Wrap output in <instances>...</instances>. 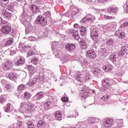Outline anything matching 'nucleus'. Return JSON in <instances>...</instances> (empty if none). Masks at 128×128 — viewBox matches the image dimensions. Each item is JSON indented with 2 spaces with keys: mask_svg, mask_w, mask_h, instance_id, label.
<instances>
[{
  "mask_svg": "<svg viewBox=\"0 0 128 128\" xmlns=\"http://www.w3.org/2000/svg\"><path fill=\"white\" fill-rule=\"evenodd\" d=\"M114 36H118V38L122 40V38H124L126 36V34L124 31L118 30L114 33Z\"/></svg>",
  "mask_w": 128,
  "mask_h": 128,
  "instance_id": "f3484780",
  "label": "nucleus"
},
{
  "mask_svg": "<svg viewBox=\"0 0 128 128\" xmlns=\"http://www.w3.org/2000/svg\"><path fill=\"white\" fill-rule=\"evenodd\" d=\"M44 106L46 110H50V108H52L54 106L52 102L50 100H48L44 104Z\"/></svg>",
  "mask_w": 128,
  "mask_h": 128,
  "instance_id": "6ab92c4d",
  "label": "nucleus"
},
{
  "mask_svg": "<svg viewBox=\"0 0 128 128\" xmlns=\"http://www.w3.org/2000/svg\"><path fill=\"white\" fill-rule=\"evenodd\" d=\"M126 26H128V22H124L122 24L120 25V28H126Z\"/></svg>",
  "mask_w": 128,
  "mask_h": 128,
  "instance_id": "4d7b16f0",
  "label": "nucleus"
},
{
  "mask_svg": "<svg viewBox=\"0 0 128 128\" xmlns=\"http://www.w3.org/2000/svg\"><path fill=\"white\" fill-rule=\"evenodd\" d=\"M24 88H26V86L24 84H20L18 88V90H22Z\"/></svg>",
  "mask_w": 128,
  "mask_h": 128,
  "instance_id": "864d4df0",
  "label": "nucleus"
},
{
  "mask_svg": "<svg viewBox=\"0 0 128 128\" xmlns=\"http://www.w3.org/2000/svg\"><path fill=\"white\" fill-rule=\"evenodd\" d=\"M74 14H78V12H80V9L78 8H75L74 10Z\"/></svg>",
  "mask_w": 128,
  "mask_h": 128,
  "instance_id": "69168bd1",
  "label": "nucleus"
},
{
  "mask_svg": "<svg viewBox=\"0 0 128 128\" xmlns=\"http://www.w3.org/2000/svg\"><path fill=\"white\" fill-rule=\"evenodd\" d=\"M8 78L11 80H16L18 78V74L14 72H11L8 74Z\"/></svg>",
  "mask_w": 128,
  "mask_h": 128,
  "instance_id": "b1692460",
  "label": "nucleus"
},
{
  "mask_svg": "<svg viewBox=\"0 0 128 128\" xmlns=\"http://www.w3.org/2000/svg\"><path fill=\"white\" fill-rule=\"evenodd\" d=\"M0 20H1V24H8V22H6V20H2V18H0Z\"/></svg>",
  "mask_w": 128,
  "mask_h": 128,
  "instance_id": "680f3d73",
  "label": "nucleus"
},
{
  "mask_svg": "<svg viewBox=\"0 0 128 128\" xmlns=\"http://www.w3.org/2000/svg\"><path fill=\"white\" fill-rule=\"evenodd\" d=\"M90 90L86 86H84L83 88L81 90L80 96H82V100H86L88 96H90Z\"/></svg>",
  "mask_w": 128,
  "mask_h": 128,
  "instance_id": "6e6552de",
  "label": "nucleus"
},
{
  "mask_svg": "<svg viewBox=\"0 0 128 128\" xmlns=\"http://www.w3.org/2000/svg\"><path fill=\"white\" fill-rule=\"evenodd\" d=\"M38 62V59L36 57H34L32 60V64H36Z\"/></svg>",
  "mask_w": 128,
  "mask_h": 128,
  "instance_id": "3c124183",
  "label": "nucleus"
},
{
  "mask_svg": "<svg viewBox=\"0 0 128 128\" xmlns=\"http://www.w3.org/2000/svg\"><path fill=\"white\" fill-rule=\"evenodd\" d=\"M2 0V4H1L2 6H6L8 4V2L10 0Z\"/></svg>",
  "mask_w": 128,
  "mask_h": 128,
  "instance_id": "5fc2aeb1",
  "label": "nucleus"
},
{
  "mask_svg": "<svg viewBox=\"0 0 128 128\" xmlns=\"http://www.w3.org/2000/svg\"><path fill=\"white\" fill-rule=\"evenodd\" d=\"M2 16L4 18L10 20V18H12V14L11 12L6 11V10H3L2 13Z\"/></svg>",
  "mask_w": 128,
  "mask_h": 128,
  "instance_id": "4468645a",
  "label": "nucleus"
},
{
  "mask_svg": "<svg viewBox=\"0 0 128 128\" xmlns=\"http://www.w3.org/2000/svg\"><path fill=\"white\" fill-rule=\"evenodd\" d=\"M14 54H16V52L14 50H10V56H14Z\"/></svg>",
  "mask_w": 128,
  "mask_h": 128,
  "instance_id": "774afa93",
  "label": "nucleus"
},
{
  "mask_svg": "<svg viewBox=\"0 0 128 128\" xmlns=\"http://www.w3.org/2000/svg\"><path fill=\"white\" fill-rule=\"evenodd\" d=\"M94 16H92L89 14L80 20V23L83 24L84 22H92V20H94Z\"/></svg>",
  "mask_w": 128,
  "mask_h": 128,
  "instance_id": "9b49d317",
  "label": "nucleus"
},
{
  "mask_svg": "<svg viewBox=\"0 0 128 128\" xmlns=\"http://www.w3.org/2000/svg\"><path fill=\"white\" fill-rule=\"evenodd\" d=\"M5 88L8 92H10L12 90V85L10 84H7L5 86Z\"/></svg>",
  "mask_w": 128,
  "mask_h": 128,
  "instance_id": "8fccbe9b",
  "label": "nucleus"
},
{
  "mask_svg": "<svg viewBox=\"0 0 128 128\" xmlns=\"http://www.w3.org/2000/svg\"><path fill=\"white\" fill-rule=\"evenodd\" d=\"M26 112H34V104L30 102L28 106H27V108H26Z\"/></svg>",
  "mask_w": 128,
  "mask_h": 128,
  "instance_id": "5701e85b",
  "label": "nucleus"
},
{
  "mask_svg": "<svg viewBox=\"0 0 128 128\" xmlns=\"http://www.w3.org/2000/svg\"><path fill=\"white\" fill-rule=\"evenodd\" d=\"M100 122V119L94 118H88L86 120V122H88V124H97V122Z\"/></svg>",
  "mask_w": 128,
  "mask_h": 128,
  "instance_id": "4be33fe9",
  "label": "nucleus"
},
{
  "mask_svg": "<svg viewBox=\"0 0 128 128\" xmlns=\"http://www.w3.org/2000/svg\"><path fill=\"white\" fill-rule=\"evenodd\" d=\"M14 64H12V62H6V64L3 65V70H10L12 68Z\"/></svg>",
  "mask_w": 128,
  "mask_h": 128,
  "instance_id": "ddd939ff",
  "label": "nucleus"
},
{
  "mask_svg": "<svg viewBox=\"0 0 128 128\" xmlns=\"http://www.w3.org/2000/svg\"><path fill=\"white\" fill-rule=\"evenodd\" d=\"M29 104H30V102L28 101L22 102L20 104V108H21V110H26Z\"/></svg>",
  "mask_w": 128,
  "mask_h": 128,
  "instance_id": "a878e982",
  "label": "nucleus"
},
{
  "mask_svg": "<svg viewBox=\"0 0 128 128\" xmlns=\"http://www.w3.org/2000/svg\"><path fill=\"white\" fill-rule=\"evenodd\" d=\"M112 82H114V79L110 78H106L104 80H102V88H100V90L101 92H106V88H108V86H110V84H114Z\"/></svg>",
  "mask_w": 128,
  "mask_h": 128,
  "instance_id": "7ed1b4c3",
  "label": "nucleus"
},
{
  "mask_svg": "<svg viewBox=\"0 0 128 128\" xmlns=\"http://www.w3.org/2000/svg\"><path fill=\"white\" fill-rule=\"evenodd\" d=\"M76 44L72 43L68 44L65 45L66 50L70 52L76 48Z\"/></svg>",
  "mask_w": 128,
  "mask_h": 128,
  "instance_id": "2eb2a0df",
  "label": "nucleus"
},
{
  "mask_svg": "<svg viewBox=\"0 0 128 128\" xmlns=\"http://www.w3.org/2000/svg\"><path fill=\"white\" fill-rule=\"evenodd\" d=\"M108 0H96L94 1L95 4H98V2H101V4H106V2Z\"/></svg>",
  "mask_w": 128,
  "mask_h": 128,
  "instance_id": "603ef678",
  "label": "nucleus"
},
{
  "mask_svg": "<svg viewBox=\"0 0 128 128\" xmlns=\"http://www.w3.org/2000/svg\"><path fill=\"white\" fill-rule=\"evenodd\" d=\"M26 124H28V128H34V122L32 120H27L26 121Z\"/></svg>",
  "mask_w": 128,
  "mask_h": 128,
  "instance_id": "ea45409f",
  "label": "nucleus"
},
{
  "mask_svg": "<svg viewBox=\"0 0 128 128\" xmlns=\"http://www.w3.org/2000/svg\"><path fill=\"white\" fill-rule=\"evenodd\" d=\"M114 26H116L115 22L109 23L106 25H104L103 28L106 32L110 30H116V27H114Z\"/></svg>",
  "mask_w": 128,
  "mask_h": 128,
  "instance_id": "39448f33",
  "label": "nucleus"
},
{
  "mask_svg": "<svg viewBox=\"0 0 128 128\" xmlns=\"http://www.w3.org/2000/svg\"><path fill=\"white\" fill-rule=\"evenodd\" d=\"M55 118L57 120H62V112L60 110H58L55 112Z\"/></svg>",
  "mask_w": 128,
  "mask_h": 128,
  "instance_id": "393cba45",
  "label": "nucleus"
},
{
  "mask_svg": "<svg viewBox=\"0 0 128 128\" xmlns=\"http://www.w3.org/2000/svg\"><path fill=\"white\" fill-rule=\"evenodd\" d=\"M34 76L36 78V80H38L40 82H44V73L41 72V73H38L34 74Z\"/></svg>",
  "mask_w": 128,
  "mask_h": 128,
  "instance_id": "412c9836",
  "label": "nucleus"
},
{
  "mask_svg": "<svg viewBox=\"0 0 128 128\" xmlns=\"http://www.w3.org/2000/svg\"><path fill=\"white\" fill-rule=\"evenodd\" d=\"M80 48H83V50H85V48H88V43L84 41L80 43Z\"/></svg>",
  "mask_w": 128,
  "mask_h": 128,
  "instance_id": "a18cd8bd",
  "label": "nucleus"
},
{
  "mask_svg": "<svg viewBox=\"0 0 128 128\" xmlns=\"http://www.w3.org/2000/svg\"><path fill=\"white\" fill-rule=\"evenodd\" d=\"M30 8L32 10L34 14H36V12H40V8L36 5L31 4L30 6Z\"/></svg>",
  "mask_w": 128,
  "mask_h": 128,
  "instance_id": "aec40b11",
  "label": "nucleus"
},
{
  "mask_svg": "<svg viewBox=\"0 0 128 128\" xmlns=\"http://www.w3.org/2000/svg\"><path fill=\"white\" fill-rule=\"evenodd\" d=\"M66 32L69 34H71L74 40H80V35H78V32L72 29H69L66 30Z\"/></svg>",
  "mask_w": 128,
  "mask_h": 128,
  "instance_id": "423d86ee",
  "label": "nucleus"
},
{
  "mask_svg": "<svg viewBox=\"0 0 128 128\" xmlns=\"http://www.w3.org/2000/svg\"><path fill=\"white\" fill-rule=\"evenodd\" d=\"M38 80L35 77L34 78L30 80L29 82L27 83V86H32L34 84H36Z\"/></svg>",
  "mask_w": 128,
  "mask_h": 128,
  "instance_id": "bb28decb",
  "label": "nucleus"
},
{
  "mask_svg": "<svg viewBox=\"0 0 128 128\" xmlns=\"http://www.w3.org/2000/svg\"><path fill=\"white\" fill-rule=\"evenodd\" d=\"M106 44H107V46H114V40L112 38L108 39L106 42Z\"/></svg>",
  "mask_w": 128,
  "mask_h": 128,
  "instance_id": "4c0bfd02",
  "label": "nucleus"
},
{
  "mask_svg": "<svg viewBox=\"0 0 128 128\" xmlns=\"http://www.w3.org/2000/svg\"><path fill=\"white\" fill-rule=\"evenodd\" d=\"M0 82L3 86H6L8 84V82L4 79L1 80Z\"/></svg>",
  "mask_w": 128,
  "mask_h": 128,
  "instance_id": "052dcab7",
  "label": "nucleus"
},
{
  "mask_svg": "<svg viewBox=\"0 0 128 128\" xmlns=\"http://www.w3.org/2000/svg\"><path fill=\"white\" fill-rule=\"evenodd\" d=\"M110 59L113 62H116V53H112L110 56Z\"/></svg>",
  "mask_w": 128,
  "mask_h": 128,
  "instance_id": "c9c22d12",
  "label": "nucleus"
},
{
  "mask_svg": "<svg viewBox=\"0 0 128 128\" xmlns=\"http://www.w3.org/2000/svg\"><path fill=\"white\" fill-rule=\"evenodd\" d=\"M0 31L2 34H10L12 32L10 24H8L4 26L2 28Z\"/></svg>",
  "mask_w": 128,
  "mask_h": 128,
  "instance_id": "0eeeda50",
  "label": "nucleus"
},
{
  "mask_svg": "<svg viewBox=\"0 0 128 128\" xmlns=\"http://www.w3.org/2000/svg\"><path fill=\"white\" fill-rule=\"evenodd\" d=\"M104 70L106 72H112V64H107L106 66H104Z\"/></svg>",
  "mask_w": 128,
  "mask_h": 128,
  "instance_id": "473e14b6",
  "label": "nucleus"
},
{
  "mask_svg": "<svg viewBox=\"0 0 128 128\" xmlns=\"http://www.w3.org/2000/svg\"><path fill=\"white\" fill-rule=\"evenodd\" d=\"M36 23L38 24H40L41 26H44L48 24V20L46 17L39 15L36 19Z\"/></svg>",
  "mask_w": 128,
  "mask_h": 128,
  "instance_id": "20e7f679",
  "label": "nucleus"
},
{
  "mask_svg": "<svg viewBox=\"0 0 128 128\" xmlns=\"http://www.w3.org/2000/svg\"><path fill=\"white\" fill-rule=\"evenodd\" d=\"M62 100V102H68V98L66 96H64Z\"/></svg>",
  "mask_w": 128,
  "mask_h": 128,
  "instance_id": "6e6d98bb",
  "label": "nucleus"
},
{
  "mask_svg": "<svg viewBox=\"0 0 128 128\" xmlns=\"http://www.w3.org/2000/svg\"><path fill=\"white\" fill-rule=\"evenodd\" d=\"M123 8L125 12L128 14V1L126 2V4L124 6Z\"/></svg>",
  "mask_w": 128,
  "mask_h": 128,
  "instance_id": "09e8293b",
  "label": "nucleus"
},
{
  "mask_svg": "<svg viewBox=\"0 0 128 128\" xmlns=\"http://www.w3.org/2000/svg\"><path fill=\"white\" fill-rule=\"evenodd\" d=\"M4 102H6V98L2 96H0V102L2 103Z\"/></svg>",
  "mask_w": 128,
  "mask_h": 128,
  "instance_id": "bf43d9fd",
  "label": "nucleus"
},
{
  "mask_svg": "<svg viewBox=\"0 0 128 128\" xmlns=\"http://www.w3.org/2000/svg\"><path fill=\"white\" fill-rule=\"evenodd\" d=\"M86 121L80 122L78 123V125H76V128H86Z\"/></svg>",
  "mask_w": 128,
  "mask_h": 128,
  "instance_id": "72a5a7b5",
  "label": "nucleus"
},
{
  "mask_svg": "<svg viewBox=\"0 0 128 128\" xmlns=\"http://www.w3.org/2000/svg\"><path fill=\"white\" fill-rule=\"evenodd\" d=\"M12 44H14V39L12 38H8L4 46H12Z\"/></svg>",
  "mask_w": 128,
  "mask_h": 128,
  "instance_id": "c756f323",
  "label": "nucleus"
},
{
  "mask_svg": "<svg viewBox=\"0 0 128 128\" xmlns=\"http://www.w3.org/2000/svg\"><path fill=\"white\" fill-rule=\"evenodd\" d=\"M52 50H54V53L55 54L56 58H60V60L63 62H66L68 60V58L66 55L60 52V45L58 43L56 42H54L52 43Z\"/></svg>",
  "mask_w": 128,
  "mask_h": 128,
  "instance_id": "f257e3e1",
  "label": "nucleus"
},
{
  "mask_svg": "<svg viewBox=\"0 0 128 128\" xmlns=\"http://www.w3.org/2000/svg\"><path fill=\"white\" fill-rule=\"evenodd\" d=\"M86 56L88 58H96V54L94 50H89L86 52Z\"/></svg>",
  "mask_w": 128,
  "mask_h": 128,
  "instance_id": "dca6fc26",
  "label": "nucleus"
},
{
  "mask_svg": "<svg viewBox=\"0 0 128 128\" xmlns=\"http://www.w3.org/2000/svg\"><path fill=\"white\" fill-rule=\"evenodd\" d=\"M94 72H95L96 74H98V73L100 72V68H95V69L94 70Z\"/></svg>",
  "mask_w": 128,
  "mask_h": 128,
  "instance_id": "338daca9",
  "label": "nucleus"
},
{
  "mask_svg": "<svg viewBox=\"0 0 128 128\" xmlns=\"http://www.w3.org/2000/svg\"><path fill=\"white\" fill-rule=\"evenodd\" d=\"M18 48L20 50H22V52H26L28 48H30V46H24L22 44H20Z\"/></svg>",
  "mask_w": 128,
  "mask_h": 128,
  "instance_id": "cd10ccee",
  "label": "nucleus"
},
{
  "mask_svg": "<svg viewBox=\"0 0 128 128\" xmlns=\"http://www.w3.org/2000/svg\"><path fill=\"white\" fill-rule=\"evenodd\" d=\"M36 52H34V50L32 49H30V50H28L27 52V58H30V56H34Z\"/></svg>",
  "mask_w": 128,
  "mask_h": 128,
  "instance_id": "79ce46f5",
  "label": "nucleus"
},
{
  "mask_svg": "<svg viewBox=\"0 0 128 128\" xmlns=\"http://www.w3.org/2000/svg\"><path fill=\"white\" fill-rule=\"evenodd\" d=\"M80 29V31L81 34V36H84L86 34V28L84 27V26H81L80 27H78Z\"/></svg>",
  "mask_w": 128,
  "mask_h": 128,
  "instance_id": "f704fd0d",
  "label": "nucleus"
},
{
  "mask_svg": "<svg viewBox=\"0 0 128 128\" xmlns=\"http://www.w3.org/2000/svg\"><path fill=\"white\" fill-rule=\"evenodd\" d=\"M108 98H110V97L108 95H106L104 96H103L102 97H101V100L100 101L102 102H104V104H106V102L108 100Z\"/></svg>",
  "mask_w": 128,
  "mask_h": 128,
  "instance_id": "37998d69",
  "label": "nucleus"
},
{
  "mask_svg": "<svg viewBox=\"0 0 128 128\" xmlns=\"http://www.w3.org/2000/svg\"><path fill=\"white\" fill-rule=\"evenodd\" d=\"M6 10H10V12H14V5H12V4H9L6 8Z\"/></svg>",
  "mask_w": 128,
  "mask_h": 128,
  "instance_id": "c03bdc74",
  "label": "nucleus"
},
{
  "mask_svg": "<svg viewBox=\"0 0 128 128\" xmlns=\"http://www.w3.org/2000/svg\"><path fill=\"white\" fill-rule=\"evenodd\" d=\"M104 18H105V20H114V18H116L114 16H110L106 14L104 16Z\"/></svg>",
  "mask_w": 128,
  "mask_h": 128,
  "instance_id": "49530a36",
  "label": "nucleus"
},
{
  "mask_svg": "<svg viewBox=\"0 0 128 128\" xmlns=\"http://www.w3.org/2000/svg\"><path fill=\"white\" fill-rule=\"evenodd\" d=\"M44 124H46L44 121L41 120L38 122L37 126L38 128H44Z\"/></svg>",
  "mask_w": 128,
  "mask_h": 128,
  "instance_id": "a19ab883",
  "label": "nucleus"
},
{
  "mask_svg": "<svg viewBox=\"0 0 128 128\" xmlns=\"http://www.w3.org/2000/svg\"><path fill=\"white\" fill-rule=\"evenodd\" d=\"M126 52V48L124 46L122 47L118 53V56H124Z\"/></svg>",
  "mask_w": 128,
  "mask_h": 128,
  "instance_id": "e433bc0d",
  "label": "nucleus"
},
{
  "mask_svg": "<svg viewBox=\"0 0 128 128\" xmlns=\"http://www.w3.org/2000/svg\"><path fill=\"white\" fill-rule=\"evenodd\" d=\"M27 70H28L30 74H36V69H34V67L32 65H29L27 66Z\"/></svg>",
  "mask_w": 128,
  "mask_h": 128,
  "instance_id": "c85d7f7f",
  "label": "nucleus"
},
{
  "mask_svg": "<svg viewBox=\"0 0 128 128\" xmlns=\"http://www.w3.org/2000/svg\"><path fill=\"white\" fill-rule=\"evenodd\" d=\"M98 30L94 28L93 29L91 34L90 36L92 40L95 42V43H96L98 42Z\"/></svg>",
  "mask_w": 128,
  "mask_h": 128,
  "instance_id": "1a4fd4ad",
  "label": "nucleus"
},
{
  "mask_svg": "<svg viewBox=\"0 0 128 128\" xmlns=\"http://www.w3.org/2000/svg\"><path fill=\"white\" fill-rule=\"evenodd\" d=\"M29 40H30V42H34L36 40V38L32 36H30L29 37Z\"/></svg>",
  "mask_w": 128,
  "mask_h": 128,
  "instance_id": "13d9d810",
  "label": "nucleus"
},
{
  "mask_svg": "<svg viewBox=\"0 0 128 128\" xmlns=\"http://www.w3.org/2000/svg\"><path fill=\"white\" fill-rule=\"evenodd\" d=\"M114 124V120L110 118L104 120V126L105 128H110Z\"/></svg>",
  "mask_w": 128,
  "mask_h": 128,
  "instance_id": "9d476101",
  "label": "nucleus"
},
{
  "mask_svg": "<svg viewBox=\"0 0 128 128\" xmlns=\"http://www.w3.org/2000/svg\"><path fill=\"white\" fill-rule=\"evenodd\" d=\"M22 121H18V122H17V124L18 126H22Z\"/></svg>",
  "mask_w": 128,
  "mask_h": 128,
  "instance_id": "0e129e2a",
  "label": "nucleus"
},
{
  "mask_svg": "<svg viewBox=\"0 0 128 128\" xmlns=\"http://www.w3.org/2000/svg\"><path fill=\"white\" fill-rule=\"evenodd\" d=\"M106 10L108 12V14H116V12H118V8L110 6L109 8H106Z\"/></svg>",
  "mask_w": 128,
  "mask_h": 128,
  "instance_id": "f8f14e48",
  "label": "nucleus"
},
{
  "mask_svg": "<svg viewBox=\"0 0 128 128\" xmlns=\"http://www.w3.org/2000/svg\"><path fill=\"white\" fill-rule=\"evenodd\" d=\"M24 64V58H20L17 62H16V66H22Z\"/></svg>",
  "mask_w": 128,
  "mask_h": 128,
  "instance_id": "7c9ffc66",
  "label": "nucleus"
},
{
  "mask_svg": "<svg viewBox=\"0 0 128 128\" xmlns=\"http://www.w3.org/2000/svg\"><path fill=\"white\" fill-rule=\"evenodd\" d=\"M82 74V72H78L76 75V80L78 82H90V80H92V76H90V74H87L84 78L80 77Z\"/></svg>",
  "mask_w": 128,
  "mask_h": 128,
  "instance_id": "f03ea898",
  "label": "nucleus"
},
{
  "mask_svg": "<svg viewBox=\"0 0 128 128\" xmlns=\"http://www.w3.org/2000/svg\"><path fill=\"white\" fill-rule=\"evenodd\" d=\"M44 16L48 18H50V12H47L44 13Z\"/></svg>",
  "mask_w": 128,
  "mask_h": 128,
  "instance_id": "e2e57ef3",
  "label": "nucleus"
},
{
  "mask_svg": "<svg viewBox=\"0 0 128 128\" xmlns=\"http://www.w3.org/2000/svg\"><path fill=\"white\" fill-rule=\"evenodd\" d=\"M32 98V94L30 92H26L24 94V100H30Z\"/></svg>",
  "mask_w": 128,
  "mask_h": 128,
  "instance_id": "58836bf2",
  "label": "nucleus"
},
{
  "mask_svg": "<svg viewBox=\"0 0 128 128\" xmlns=\"http://www.w3.org/2000/svg\"><path fill=\"white\" fill-rule=\"evenodd\" d=\"M44 92H38L34 97L33 99L34 100H40L41 98H44Z\"/></svg>",
  "mask_w": 128,
  "mask_h": 128,
  "instance_id": "a211bd4d",
  "label": "nucleus"
},
{
  "mask_svg": "<svg viewBox=\"0 0 128 128\" xmlns=\"http://www.w3.org/2000/svg\"><path fill=\"white\" fill-rule=\"evenodd\" d=\"M116 122L117 124V128H122V125L124 124V122L122 121V119L116 120Z\"/></svg>",
  "mask_w": 128,
  "mask_h": 128,
  "instance_id": "2f4dec72",
  "label": "nucleus"
},
{
  "mask_svg": "<svg viewBox=\"0 0 128 128\" xmlns=\"http://www.w3.org/2000/svg\"><path fill=\"white\" fill-rule=\"evenodd\" d=\"M10 104H8L7 106L5 107L4 112H10Z\"/></svg>",
  "mask_w": 128,
  "mask_h": 128,
  "instance_id": "de8ad7c7",
  "label": "nucleus"
}]
</instances>
